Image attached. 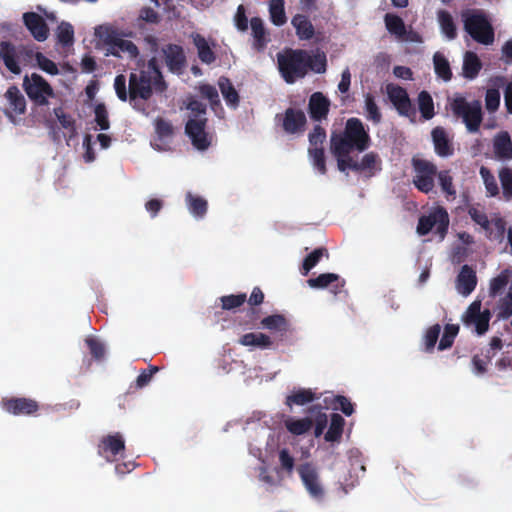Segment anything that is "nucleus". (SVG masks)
Listing matches in <instances>:
<instances>
[{
  "label": "nucleus",
  "mask_w": 512,
  "mask_h": 512,
  "mask_svg": "<svg viewBox=\"0 0 512 512\" xmlns=\"http://www.w3.org/2000/svg\"><path fill=\"white\" fill-rule=\"evenodd\" d=\"M238 343L242 346L255 347L260 349H268L273 344L271 338L261 332L246 333L239 338Z\"/></svg>",
  "instance_id": "a878e982"
},
{
  "label": "nucleus",
  "mask_w": 512,
  "mask_h": 512,
  "mask_svg": "<svg viewBox=\"0 0 512 512\" xmlns=\"http://www.w3.org/2000/svg\"><path fill=\"white\" fill-rule=\"evenodd\" d=\"M0 56L4 62L5 67L15 75H19L22 71L20 62L24 54V49L15 47L10 42L0 43Z\"/></svg>",
  "instance_id": "f3484780"
},
{
  "label": "nucleus",
  "mask_w": 512,
  "mask_h": 512,
  "mask_svg": "<svg viewBox=\"0 0 512 512\" xmlns=\"http://www.w3.org/2000/svg\"><path fill=\"white\" fill-rule=\"evenodd\" d=\"M485 105L488 111H496L500 105V93L496 89H488L485 96Z\"/></svg>",
  "instance_id": "774afa93"
},
{
  "label": "nucleus",
  "mask_w": 512,
  "mask_h": 512,
  "mask_svg": "<svg viewBox=\"0 0 512 512\" xmlns=\"http://www.w3.org/2000/svg\"><path fill=\"white\" fill-rule=\"evenodd\" d=\"M194 44L198 51V57L203 63L211 64L215 61L216 56L203 36L197 34L194 37Z\"/></svg>",
  "instance_id": "58836bf2"
},
{
  "label": "nucleus",
  "mask_w": 512,
  "mask_h": 512,
  "mask_svg": "<svg viewBox=\"0 0 512 512\" xmlns=\"http://www.w3.org/2000/svg\"><path fill=\"white\" fill-rule=\"evenodd\" d=\"M308 71L311 70L315 73L322 74L327 69V59L324 52H318L310 55L307 51Z\"/></svg>",
  "instance_id": "a18cd8bd"
},
{
  "label": "nucleus",
  "mask_w": 512,
  "mask_h": 512,
  "mask_svg": "<svg viewBox=\"0 0 512 512\" xmlns=\"http://www.w3.org/2000/svg\"><path fill=\"white\" fill-rule=\"evenodd\" d=\"M309 148H323V143L326 139V131L320 125H315L313 130L309 133Z\"/></svg>",
  "instance_id": "4d7b16f0"
},
{
  "label": "nucleus",
  "mask_w": 512,
  "mask_h": 512,
  "mask_svg": "<svg viewBox=\"0 0 512 512\" xmlns=\"http://www.w3.org/2000/svg\"><path fill=\"white\" fill-rule=\"evenodd\" d=\"M57 40L63 46H70L74 41V29L69 23H61L57 29Z\"/></svg>",
  "instance_id": "5fc2aeb1"
},
{
  "label": "nucleus",
  "mask_w": 512,
  "mask_h": 512,
  "mask_svg": "<svg viewBox=\"0 0 512 512\" xmlns=\"http://www.w3.org/2000/svg\"><path fill=\"white\" fill-rule=\"evenodd\" d=\"M313 422L310 418L305 417L297 420L286 421L287 430L294 435H302L312 428Z\"/></svg>",
  "instance_id": "49530a36"
},
{
  "label": "nucleus",
  "mask_w": 512,
  "mask_h": 512,
  "mask_svg": "<svg viewBox=\"0 0 512 512\" xmlns=\"http://www.w3.org/2000/svg\"><path fill=\"white\" fill-rule=\"evenodd\" d=\"M441 332V326L439 324H434L429 327L424 335V345L425 352H432L435 348V345L438 341L439 335Z\"/></svg>",
  "instance_id": "6e6d98bb"
},
{
  "label": "nucleus",
  "mask_w": 512,
  "mask_h": 512,
  "mask_svg": "<svg viewBox=\"0 0 512 512\" xmlns=\"http://www.w3.org/2000/svg\"><path fill=\"white\" fill-rule=\"evenodd\" d=\"M365 100V115L367 120L374 124H379L382 121V113L375 101V97L371 93H367L364 96Z\"/></svg>",
  "instance_id": "a19ab883"
},
{
  "label": "nucleus",
  "mask_w": 512,
  "mask_h": 512,
  "mask_svg": "<svg viewBox=\"0 0 512 512\" xmlns=\"http://www.w3.org/2000/svg\"><path fill=\"white\" fill-rule=\"evenodd\" d=\"M291 24L300 40H311L315 35V28L307 15L298 13L291 19Z\"/></svg>",
  "instance_id": "393cba45"
},
{
  "label": "nucleus",
  "mask_w": 512,
  "mask_h": 512,
  "mask_svg": "<svg viewBox=\"0 0 512 512\" xmlns=\"http://www.w3.org/2000/svg\"><path fill=\"white\" fill-rule=\"evenodd\" d=\"M345 425L344 418L337 413L331 415V422L328 431L325 434V440L328 442L339 441L343 434V428Z\"/></svg>",
  "instance_id": "72a5a7b5"
},
{
  "label": "nucleus",
  "mask_w": 512,
  "mask_h": 512,
  "mask_svg": "<svg viewBox=\"0 0 512 512\" xmlns=\"http://www.w3.org/2000/svg\"><path fill=\"white\" fill-rule=\"evenodd\" d=\"M36 61L41 70L44 72L50 74V75H57L59 74L58 67L55 62L47 58L45 55H43L41 52L36 53Z\"/></svg>",
  "instance_id": "e2e57ef3"
},
{
  "label": "nucleus",
  "mask_w": 512,
  "mask_h": 512,
  "mask_svg": "<svg viewBox=\"0 0 512 512\" xmlns=\"http://www.w3.org/2000/svg\"><path fill=\"white\" fill-rule=\"evenodd\" d=\"M308 154L314 168L322 175L327 173L324 148H309Z\"/></svg>",
  "instance_id": "09e8293b"
},
{
  "label": "nucleus",
  "mask_w": 512,
  "mask_h": 512,
  "mask_svg": "<svg viewBox=\"0 0 512 512\" xmlns=\"http://www.w3.org/2000/svg\"><path fill=\"white\" fill-rule=\"evenodd\" d=\"M314 399L315 395L310 389H299L286 398V404L288 406L293 404L302 406L312 402Z\"/></svg>",
  "instance_id": "c03bdc74"
},
{
  "label": "nucleus",
  "mask_w": 512,
  "mask_h": 512,
  "mask_svg": "<svg viewBox=\"0 0 512 512\" xmlns=\"http://www.w3.org/2000/svg\"><path fill=\"white\" fill-rule=\"evenodd\" d=\"M384 22L387 31L396 36L397 39H400L406 34V26L400 16L393 13H387L384 16Z\"/></svg>",
  "instance_id": "473e14b6"
},
{
  "label": "nucleus",
  "mask_w": 512,
  "mask_h": 512,
  "mask_svg": "<svg viewBox=\"0 0 512 512\" xmlns=\"http://www.w3.org/2000/svg\"><path fill=\"white\" fill-rule=\"evenodd\" d=\"M279 72L287 84H293L308 73L307 50L287 48L277 54Z\"/></svg>",
  "instance_id": "7ed1b4c3"
},
{
  "label": "nucleus",
  "mask_w": 512,
  "mask_h": 512,
  "mask_svg": "<svg viewBox=\"0 0 512 512\" xmlns=\"http://www.w3.org/2000/svg\"><path fill=\"white\" fill-rule=\"evenodd\" d=\"M155 131L161 139H164L172 136L173 127L169 121L157 118L155 121Z\"/></svg>",
  "instance_id": "338daca9"
},
{
  "label": "nucleus",
  "mask_w": 512,
  "mask_h": 512,
  "mask_svg": "<svg viewBox=\"0 0 512 512\" xmlns=\"http://www.w3.org/2000/svg\"><path fill=\"white\" fill-rule=\"evenodd\" d=\"M23 21L27 29L37 41H45L49 34L48 26L42 16L35 12H27L23 15Z\"/></svg>",
  "instance_id": "412c9836"
},
{
  "label": "nucleus",
  "mask_w": 512,
  "mask_h": 512,
  "mask_svg": "<svg viewBox=\"0 0 512 512\" xmlns=\"http://www.w3.org/2000/svg\"><path fill=\"white\" fill-rule=\"evenodd\" d=\"M95 122L101 130H108L110 122L108 118V111L104 103H98L94 109Z\"/></svg>",
  "instance_id": "13d9d810"
},
{
  "label": "nucleus",
  "mask_w": 512,
  "mask_h": 512,
  "mask_svg": "<svg viewBox=\"0 0 512 512\" xmlns=\"http://www.w3.org/2000/svg\"><path fill=\"white\" fill-rule=\"evenodd\" d=\"M482 303L480 300L473 301L461 316L462 323L468 327L474 328L478 335L485 334L489 329L491 312L489 309L481 310Z\"/></svg>",
  "instance_id": "1a4fd4ad"
},
{
  "label": "nucleus",
  "mask_w": 512,
  "mask_h": 512,
  "mask_svg": "<svg viewBox=\"0 0 512 512\" xmlns=\"http://www.w3.org/2000/svg\"><path fill=\"white\" fill-rule=\"evenodd\" d=\"M90 354L96 360H101L105 355V347L104 345L96 338L89 337L85 340Z\"/></svg>",
  "instance_id": "69168bd1"
},
{
  "label": "nucleus",
  "mask_w": 512,
  "mask_h": 512,
  "mask_svg": "<svg viewBox=\"0 0 512 512\" xmlns=\"http://www.w3.org/2000/svg\"><path fill=\"white\" fill-rule=\"evenodd\" d=\"M307 283L311 288L315 289H324L331 286V292L335 295L341 293L345 286V280L335 273L320 274L315 278L308 279Z\"/></svg>",
  "instance_id": "6ab92c4d"
},
{
  "label": "nucleus",
  "mask_w": 512,
  "mask_h": 512,
  "mask_svg": "<svg viewBox=\"0 0 512 512\" xmlns=\"http://www.w3.org/2000/svg\"><path fill=\"white\" fill-rule=\"evenodd\" d=\"M480 176L485 185L486 194L489 197H496L499 195V187L496 181L495 176L492 172L487 168L482 166L479 170Z\"/></svg>",
  "instance_id": "37998d69"
},
{
  "label": "nucleus",
  "mask_w": 512,
  "mask_h": 512,
  "mask_svg": "<svg viewBox=\"0 0 512 512\" xmlns=\"http://www.w3.org/2000/svg\"><path fill=\"white\" fill-rule=\"evenodd\" d=\"M417 103L421 116L425 120H430L434 117V102L428 91L423 90L418 94Z\"/></svg>",
  "instance_id": "c9c22d12"
},
{
  "label": "nucleus",
  "mask_w": 512,
  "mask_h": 512,
  "mask_svg": "<svg viewBox=\"0 0 512 512\" xmlns=\"http://www.w3.org/2000/svg\"><path fill=\"white\" fill-rule=\"evenodd\" d=\"M449 227V215L442 206H437L428 215L419 218L417 224V233L425 236L435 228V233L442 239L445 237Z\"/></svg>",
  "instance_id": "6e6552de"
},
{
  "label": "nucleus",
  "mask_w": 512,
  "mask_h": 512,
  "mask_svg": "<svg viewBox=\"0 0 512 512\" xmlns=\"http://www.w3.org/2000/svg\"><path fill=\"white\" fill-rule=\"evenodd\" d=\"M218 86L223 95L226 104L233 109H236L240 103V97L232 82L227 77H220L218 80Z\"/></svg>",
  "instance_id": "bb28decb"
},
{
  "label": "nucleus",
  "mask_w": 512,
  "mask_h": 512,
  "mask_svg": "<svg viewBox=\"0 0 512 512\" xmlns=\"http://www.w3.org/2000/svg\"><path fill=\"white\" fill-rule=\"evenodd\" d=\"M330 110V101L321 92L313 93L309 98L308 113L313 121L326 119Z\"/></svg>",
  "instance_id": "aec40b11"
},
{
  "label": "nucleus",
  "mask_w": 512,
  "mask_h": 512,
  "mask_svg": "<svg viewBox=\"0 0 512 512\" xmlns=\"http://www.w3.org/2000/svg\"><path fill=\"white\" fill-rule=\"evenodd\" d=\"M335 410H340L346 416H351L354 413V405L352 402L343 395H337L333 399Z\"/></svg>",
  "instance_id": "0e129e2a"
},
{
  "label": "nucleus",
  "mask_w": 512,
  "mask_h": 512,
  "mask_svg": "<svg viewBox=\"0 0 512 512\" xmlns=\"http://www.w3.org/2000/svg\"><path fill=\"white\" fill-rule=\"evenodd\" d=\"M7 100L9 101L10 107L14 112L18 114H22L26 109V101L20 90L16 86H11L8 88L5 94Z\"/></svg>",
  "instance_id": "4c0bfd02"
},
{
  "label": "nucleus",
  "mask_w": 512,
  "mask_h": 512,
  "mask_svg": "<svg viewBox=\"0 0 512 512\" xmlns=\"http://www.w3.org/2000/svg\"><path fill=\"white\" fill-rule=\"evenodd\" d=\"M431 138L434 145L435 153L443 158L450 157L454 154V146L446 130L437 126L431 131Z\"/></svg>",
  "instance_id": "a211bd4d"
},
{
  "label": "nucleus",
  "mask_w": 512,
  "mask_h": 512,
  "mask_svg": "<svg viewBox=\"0 0 512 512\" xmlns=\"http://www.w3.org/2000/svg\"><path fill=\"white\" fill-rule=\"evenodd\" d=\"M433 64L436 75L444 81H450L452 78V71L449 61L440 52L433 55Z\"/></svg>",
  "instance_id": "e433bc0d"
},
{
  "label": "nucleus",
  "mask_w": 512,
  "mask_h": 512,
  "mask_svg": "<svg viewBox=\"0 0 512 512\" xmlns=\"http://www.w3.org/2000/svg\"><path fill=\"white\" fill-rule=\"evenodd\" d=\"M468 214L471 217V219L476 224L481 226L484 230H486V231L490 230V221L488 219V216L486 215V213L483 210L478 209L474 206H471L468 209Z\"/></svg>",
  "instance_id": "680f3d73"
},
{
  "label": "nucleus",
  "mask_w": 512,
  "mask_h": 512,
  "mask_svg": "<svg viewBox=\"0 0 512 512\" xmlns=\"http://www.w3.org/2000/svg\"><path fill=\"white\" fill-rule=\"evenodd\" d=\"M164 62L171 73L181 74L186 66V56L182 46L167 44L161 49Z\"/></svg>",
  "instance_id": "4468645a"
},
{
  "label": "nucleus",
  "mask_w": 512,
  "mask_h": 512,
  "mask_svg": "<svg viewBox=\"0 0 512 512\" xmlns=\"http://www.w3.org/2000/svg\"><path fill=\"white\" fill-rule=\"evenodd\" d=\"M451 110L456 117L462 118L469 132L479 131L482 123V107L479 101L469 103L462 96H456L450 103Z\"/></svg>",
  "instance_id": "39448f33"
},
{
  "label": "nucleus",
  "mask_w": 512,
  "mask_h": 512,
  "mask_svg": "<svg viewBox=\"0 0 512 512\" xmlns=\"http://www.w3.org/2000/svg\"><path fill=\"white\" fill-rule=\"evenodd\" d=\"M461 18L465 31L473 40L484 45L493 43L494 29L482 10L466 9L462 11Z\"/></svg>",
  "instance_id": "20e7f679"
},
{
  "label": "nucleus",
  "mask_w": 512,
  "mask_h": 512,
  "mask_svg": "<svg viewBox=\"0 0 512 512\" xmlns=\"http://www.w3.org/2000/svg\"><path fill=\"white\" fill-rule=\"evenodd\" d=\"M386 92L389 100L400 115L406 117L415 116V109L405 88L396 84H388Z\"/></svg>",
  "instance_id": "ddd939ff"
},
{
  "label": "nucleus",
  "mask_w": 512,
  "mask_h": 512,
  "mask_svg": "<svg viewBox=\"0 0 512 512\" xmlns=\"http://www.w3.org/2000/svg\"><path fill=\"white\" fill-rule=\"evenodd\" d=\"M498 176L502 186L503 197L506 200L512 199V169L503 167L500 169Z\"/></svg>",
  "instance_id": "8fccbe9b"
},
{
  "label": "nucleus",
  "mask_w": 512,
  "mask_h": 512,
  "mask_svg": "<svg viewBox=\"0 0 512 512\" xmlns=\"http://www.w3.org/2000/svg\"><path fill=\"white\" fill-rule=\"evenodd\" d=\"M186 204L190 213L196 218H203L207 213L208 203L201 197L193 195L191 192L186 194Z\"/></svg>",
  "instance_id": "c85d7f7f"
},
{
  "label": "nucleus",
  "mask_w": 512,
  "mask_h": 512,
  "mask_svg": "<svg viewBox=\"0 0 512 512\" xmlns=\"http://www.w3.org/2000/svg\"><path fill=\"white\" fill-rule=\"evenodd\" d=\"M411 164L414 171L413 184L422 193L429 194L435 186V177H437V166L426 159L413 157Z\"/></svg>",
  "instance_id": "423d86ee"
},
{
  "label": "nucleus",
  "mask_w": 512,
  "mask_h": 512,
  "mask_svg": "<svg viewBox=\"0 0 512 512\" xmlns=\"http://www.w3.org/2000/svg\"><path fill=\"white\" fill-rule=\"evenodd\" d=\"M509 277L506 272H501L498 276L490 281L489 295L497 296L508 284Z\"/></svg>",
  "instance_id": "bf43d9fd"
},
{
  "label": "nucleus",
  "mask_w": 512,
  "mask_h": 512,
  "mask_svg": "<svg viewBox=\"0 0 512 512\" xmlns=\"http://www.w3.org/2000/svg\"><path fill=\"white\" fill-rule=\"evenodd\" d=\"M437 179L441 187L442 192L445 194L447 199L456 198V189L453 184V177L449 170H441L437 174Z\"/></svg>",
  "instance_id": "79ce46f5"
},
{
  "label": "nucleus",
  "mask_w": 512,
  "mask_h": 512,
  "mask_svg": "<svg viewBox=\"0 0 512 512\" xmlns=\"http://www.w3.org/2000/svg\"><path fill=\"white\" fill-rule=\"evenodd\" d=\"M459 332V326L455 324H447L444 327V333L440 339L438 349L443 351L450 348Z\"/></svg>",
  "instance_id": "3c124183"
},
{
  "label": "nucleus",
  "mask_w": 512,
  "mask_h": 512,
  "mask_svg": "<svg viewBox=\"0 0 512 512\" xmlns=\"http://www.w3.org/2000/svg\"><path fill=\"white\" fill-rule=\"evenodd\" d=\"M23 88L29 99L37 106H46L49 104V98L55 97L52 86L37 73L24 77Z\"/></svg>",
  "instance_id": "0eeeda50"
},
{
  "label": "nucleus",
  "mask_w": 512,
  "mask_h": 512,
  "mask_svg": "<svg viewBox=\"0 0 512 512\" xmlns=\"http://www.w3.org/2000/svg\"><path fill=\"white\" fill-rule=\"evenodd\" d=\"M482 63L477 54L471 51L466 52L463 62V75L465 78L474 79L480 72Z\"/></svg>",
  "instance_id": "7c9ffc66"
},
{
  "label": "nucleus",
  "mask_w": 512,
  "mask_h": 512,
  "mask_svg": "<svg viewBox=\"0 0 512 512\" xmlns=\"http://www.w3.org/2000/svg\"><path fill=\"white\" fill-rule=\"evenodd\" d=\"M477 285L475 270L469 265H463L457 276L456 288L463 296L470 295Z\"/></svg>",
  "instance_id": "4be33fe9"
},
{
  "label": "nucleus",
  "mask_w": 512,
  "mask_h": 512,
  "mask_svg": "<svg viewBox=\"0 0 512 512\" xmlns=\"http://www.w3.org/2000/svg\"><path fill=\"white\" fill-rule=\"evenodd\" d=\"M207 118H190L185 125V133L192 145L200 151L207 150L211 145V138L206 132Z\"/></svg>",
  "instance_id": "9b49d317"
},
{
  "label": "nucleus",
  "mask_w": 512,
  "mask_h": 512,
  "mask_svg": "<svg viewBox=\"0 0 512 512\" xmlns=\"http://www.w3.org/2000/svg\"><path fill=\"white\" fill-rule=\"evenodd\" d=\"M1 406L6 412L15 416H32L39 410L38 402L26 397L3 398Z\"/></svg>",
  "instance_id": "f8f14e48"
},
{
  "label": "nucleus",
  "mask_w": 512,
  "mask_h": 512,
  "mask_svg": "<svg viewBox=\"0 0 512 512\" xmlns=\"http://www.w3.org/2000/svg\"><path fill=\"white\" fill-rule=\"evenodd\" d=\"M223 310H232L242 306L247 301L245 293L231 294L219 298Z\"/></svg>",
  "instance_id": "603ef678"
},
{
  "label": "nucleus",
  "mask_w": 512,
  "mask_h": 512,
  "mask_svg": "<svg viewBox=\"0 0 512 512\" xmlns=\"http://www.w3.org/2000/svg\"><path fill=\"white\" fill-rule=\"evenodd\" d=\"M297 471L309 496L316 501H322L325 497V489L317 469L310 463H304L297 468Z\"/></svg>",
  "instance_id": "9d476101"
},
{
  "label": "nucleus",
  "mask_w": 512,
  "mask_h": 512,
  "mask_svg": "<svg viewBox=\"0 0 512 512\" xmlns=\"http://www.w3.org/2000/svg\"><path fill=\"white\" fill-rule=\"evenodd\" d=\"M371 138L363 122L356 117L347 119L342 132H333L330 136V149L338 154L363 152L369 148Z\"/></svg>",
  "instance_id": "f03ea898"
},
{
  "label": "nucleus",
  "mask_w": 512,
  "mask_h": 512,
  "mask_svg": "<svg viewBox=\"0 0 512 512\" xmlns=\"http://www.w3.org/2000/svg\"><path fill=\"white\" fill-rule=\"evenodd\" d=\"M324 254L328 256L327 249L323 247L316 248L310 254H308L303 260L302 274L307 275L309 271L319 263Z\"/></svg>",
  "instance_id": "de8ad7c7"
},
{
  "label": "nucleus",
  "mask_w": 512,
  "mask_h": 512,
  "mask_svg": "<svg viewBox=\"0 0 512 512\" xmlns=\"http://www.w3.org/2000/svg\"><path fill=\"white\" fill-rule=\"evenodd\" d=\"M263 328L270 331L286 332L288 330V322L281 314L267 316L261 320Z\"/></svg>",
  "instance_id": "ea45409f"
},
{
  "label": "nucleus",
  "mask_w": 512,
  "mask_h": 512,
  "mask_svg": "<svg viewBox=\"0 0 512 512\" xmlns=\"http://www.w3.org/2000/svg\"><path fill=\"white\" fill-rule=\"evenodd\" d=\"M330 150L333 156L336 158L337 167L341 172H345L347 169L358 171V162L354 161L352 157H350V153L338 154L334 149Z\"/></svg>",
  "instance_id": "864d4df0"
},
{
  "label": "nucleus",
  "mask_w": 512,
  "mask_h": 512,
  "mask_svg": "<svg viewBox=\"0 0 512 512\" xmlns=\"http://www.w3.org/2000/svg\"><path fill=\"white\" fill-rule=\"evenodd\" d=\"M125 450V441L120 433L109 434L102 437L98 443V454L108 462L115 460V457Z\"/></svg>",
  "instance_id": "2eb2a0df"
},
{
  "label": "nucleus",
  "mask_w": 512,
  "mask_h": 512,
  "mask_svg": "<svg viewBox=\"0 0 512 512\" xmlns=\"http://www.w3.org/2000/svg\"><path fill=\"white\" fill-rule=\"evenodd\" d=\"M276 120H281L282 128L288 134L302 132L307 122L305 113L294 108H287L283 115L277 114Z\"/></svg>",
  "instance_id": "dca6fc26"
},
{
  "label": "nucleus",
  "mask_w": 512,
  "mask_h": 512,
  "mask_svg": "<svg viewBox=\"0 0 512 512\" xmlns=\"http://www.w3.org/2000/svg\"><path fill=\"white\" fill-rule=\"evenodd\" d=\"M126 82L123 74L117 75L114 79V89L121 101L129 100L135 109H138V99L147 101L152 97L153 91L163 93L167 90V83L155 57L149 59L139 72L130 73L128 89Z\"/></svg>",
  "instance_id": "f257e3e1"
},
{
  "label": "nucleus",
  "mask_w": 512,
  "mask_h": 512,
  "mask_svg": "<svg viewBox=\"0 0 512 512\" xmlns=\"http://www.w3.org/2000/svg\"><path fill=\"white\" fill-rule=\"evenodd\" d=\"M54 115L57 117L61 127L67 131L65 134L67 141L75 138L77 135L75 119L71 115L66 114L61 107L54 108Z\"/></svg>",
  "instance_id": "c756f323"
},
{
  "label": "nucleus",
  "mask_w": 512,
  "mask_h": 512,
  "mask_svg": "<svg viewBox=\"0 0 512 512\" xmlns=\"http://www.w3.org/2000/svg\"><path fill=\"white\" fill-rule=\"evenodd\" d=\"M110 53L116 57L126 55L130 59H134L139 55L137 46L130 40L122 39L118 36H110L109 41Z\"/></svg>",
  "instance_id": "5701e85b"
},
{
  "label": "nucleus",
  "mask_w": 512,
  "mask_h": 512,
  "mask_svg": "<svg viewBox=\"0 0 512 512\" xmlns=\"http://www.w3.org/2000/svg\"><path fill=\"white\" fill-rule=\"evenodd\" d=\"M250 25L254 38V47L257 50L264 49L268 43V39L266 38V29L263 20L260 17H252Z\"/></svg>",
  "instance_id": "cd10ccee"
},
{
  "label": "nucleus",
  "mask_w": 512,
  "mask_h": 512,
  "mask_svg": "<svg viewBox=\"0 0 512 512\" xmlns=\"http://www.w3.org/2000/svg\"><path fill=\"white\" fill-rule=\"evenodd\" d=\"M493 152L495 159L499 161H509L512 159V140L508 132H499L494 136Z\"/></svg>",
  "instance_id": "b1692460"
},
{
  "label": "nucleus",
  "mask_w": 512,
  "mask_h": 512,
  "mask_svg": "<svg viewBox=\"0 0 512 512\" xmlns=\"http://www.w3.org/2000/svg\"><path fill=\"white\" fill-rule=\"evenodd\" d=\"M438 22L442 33L449 39L453 40L457 37V29L452 15L446 10L437 12Z\"/></svg>",
  "instance_id": "2f4dec72"
},
{
  "label": "nucleus",
  "mask_w": 512,
  "mask_h": 512,
  "mask_svg": "<svg viewBox=\"0 0 512 512\" xmlns=\"http://www.w3.org/2000/svg\"><path fill=\"white\" fill-rule=\"evenodd\" d=\"M201 96L209 100L211 107L214 109L215 106L220 105V99L217 89L210 84H203L199 87Z\"/></svg>",
  "instance_id": "052dcab7"
},
{
  "label": "nucleus",
  "mask_w": 512,
  "mask_h": 512,
  "mask_svg": "<svg viewBox=\"0 0 512 512\" xmlns=\"http://www.w3.org/2000/svg\"><path fill=\"white\" fill-rule=\"evenodd\" d=\"M269 15L271 22L276 26H282L287 22L285 13V0H270Z\"/></svg>",
  "instance_id": "f704fd0d"
}]
</instances>
